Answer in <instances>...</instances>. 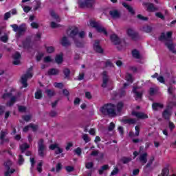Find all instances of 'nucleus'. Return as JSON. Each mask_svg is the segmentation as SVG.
Instances as JSON below:
<instances>
[{"label": "nucleus", "instance_id": "f257e3e1", "mask_svg": "<svg viewBox=\"0 0 176 176\" xmlns=\"http://www.w3.org/2000/svg\"><path fill=\"white\" fill-rule=\"evenodd\" d=\"M100 111L105 116H115L116 115V105L113 103H107L100 107Z\"/></svg>", "mask_w": 176, "mask_h": 176}, {"label": "nucleus", "instance_id": "f03ea898", "mask_svg": "<svg viewBox=\"0 0 176 176\" xmlns=\"http://www.w3.org/2000/svg\"><path fill=\"white\" fill-rule=\"evenodd\" d=\"M10 28H12L14 32H18L19 36H21L27 31V27H25V23H22L19 26L17 24H12L10 25Z\"/></svg>", "mask_w": 176, "mask_h": 176}, {"label": "nucleus", "instance_id": "7ed1b4c3", "mask_svg": "<svg viewBox=\"0 0 176 176\" xmlns=\"http://www.w3.org/2000/svg\"><path fill=\"white\" fill-rule=\"evenodd\" d=\"M89 24L93 28H96V31L100 34H104L106 36H108V32L105 28L101 26L99 23L96 22L95 21H90Z\"/></svg>", "mask_w": 176, "mask_h": 176}, {"label": "nucleus", "instance_id": "20e7f679", "mask_svg": "<svg viewBox=\"0 0 176 176\" xmlns=\"http://www.w3.org/2000/svg\"><path fill=\"white\" fill-rule=\"evenodd\" d=\"M38 155L40 157H45V151H46V145L43 139L38 140Z\"/></svg>", "mask_w": 176, "mask_h": 176}, {"label": "nucleus", "instance_id": "39448f33", "mask_svg": "<svg viewBox=\"0 0 176 176\" xmlns=\"http://www.w3.org/2000/svg\"><path fill=\"white\" fill-rule=\"evenodd\" d=\"M173 107L170 104L166 105V108L163 111L162 116L165 120L170 121L171 116H173Z\"/></svg>", "mask_w": 176, "mask_h": 176}, {"label": "nucleus", "instance_id": "423d86ee", "mask_svg": "<svg viewBox=\"0 0 176 176\" xmlns=\"http://www.w3.org/2000/svg\"><path fill=\"white\" fill-rule=\"evenodd\" d=\"M32 70V67H30L28 69L27 74H24L21 78V83L23 85V87H27L28 86V83H27L29 78H32V73H30V71Z\"/></svg>", "mask_w": 176, "mask_h": 176}, {"label": "nucleus", "instance_id": "0eeeda50", "mask_svg": "<svg viewBox=\"0 0 176 176\" xmlns=\"http://www.w3.org/2000/svg\"><path fill=\"white\" fill-rule=\"evenodd\" d=\"M84 1H85L80 0L78 1L79 7L81 8H93V5H94V1H96V0H84Z\"/></svg>", "mask_w": 176, "mask_h": 176}, {"label": "nucleus", "instance_id": "6e6552de", "mask_svg": "<svg viewBox=\"0 0 176 176\" xmlns=\"http://www.w3.org/2000/svg\"><path fill=\"white\" fill-rule=\"evenodd\" d=\"M8 130L5 131H1L0 132V145H3L5 142H9L10 140L9 138H6V135H8Z\"/></svg>", "mask_w": 176, "mask_h": 176}, {"label": "nucleus", "instance_id": "1a4fd4ad", "mask_svg": "<svg viewBox=\"0 0 176 176\" xmlns=\"http://www.w3.org/2000/svg\"><path fill=\"white\" fill-rule=\"evenodd\" d=\"M126 33L128 36L132 39V41H138L140 36L138 35V32H134L132 29L129 28L126 30Z\"/></svg>", "mask_w": 176, "mask_h": 176}, {"label": "nucleus", "instance_id": "9d476101", "mask_svg": "<svg viewBox=\"0 0 176 176\" xmlns=\"http://www.w3.org/2000/svg\"><path fill=\"white\" fill-rule=\"evenodd\" d=\"M94 50L99 54H102L104 53V49L100 45V40L95 41V43H94Z\"/></svg>", "mask_w": 176, "mask_h": 176}, {"label": "nucleus", "instance_id": "9b49d317", "mask_svg": "<svg viewBox=\"0 0 176 176\" xmlns=\"http://www.w3.org/2000/svg\"><path fill=\"white\" fill-rule=\"evenodd\" d=\"M164 45L168 49L169 52H171L173 54H176L175 45L173 43L172 41H165Z\"/></svg>", "mask_w": 176, "mask_h": 176}, {"label": "nucleus", "instance_id": "f8f14e48", "mask_svg": "<svg viewBox=\"0 0 176 176\" xmlns=\"http://www.w3.org/2000/svg\"><path fill=\"white\" fill-rule=\"evenodd\" d=\"M12 58H13V62L12 64L14 65H19L21 61L20 58H21V54L19 52H16L13 55H12Z\"/></svg>", "mask_w": 176, "mask_h": 176}, {"label": "nucleus", "instance_id": "ddd939ff", "mask_svg": "<svg viewBox=\"0 0 176 176\" xmlns=\"http://www.w3.org/2000/svg\"><path fill=\"white\" fill-rule=\"evenodd\" d=\"M110 41L113 43V45H120V43L122 42L120 41V38L118 35L113 34L110 36Z\"/></svg>", "mask_w": 176, "mask_h": 176}, {"label": "nucleus", "instance_id": "4468645a", "mask_svg": "<svg viewBox=\"0 0 176 176\" xmlns=\"http://www.w3.org/2000/svg\"><path fill=\"white\" fill-rule=\"evenodd\" d=\"M132 115L138 118V119H148V116L142 112L133 111Z\"/></svg>", "mask_w": 176, "mask_h": 176}, {"label": "nucleus", "instance_id": "2eb2a0df", "mask_svg": "<svg viewBox=\"0 0 176 176\" xmlns=\"http://www.w3.org/2000/svg\"><path fill=\"white\" fill-rule=\"evenodd\" d=\"M151 107L153 111H157L159 109H163V108H164V104L160 102H153Z\"/></svg>", "mask_w": 176, "mask_h": 176}, {"label": "nucleus", "instance_id": "dca6fc26", "mask_svg": "<svg viewBox=\"0 0 176 176\" xmlns=\"http://www.w3.org/2000/svg\"><path fill=\"white\" fill-rule=\"evenodd\" d=\"M78 34H79V28L75 27L71 30L69 36L70 38H72L73 41H75L76 39V35H78Z\"/></svg>", "mask_w": 176, "mask_h": 176}, {"label": "nucleus", "instance_id": "f3484780", "mask_svg": "<svg viewBox=\"0 0 176 176\" xmlns=\"http://www.w3.org/2000/svg\"><path fill=\"white\" fill-rule=\"evenodd\" d=\"M108 73L107 72V71H104L102 72V75H103V79H102V87L105 88L107 87V85H108Z\"/></svg>", "mask_w": 176, "mask_h": 176}, {"label": "nucleus", "instance_id": "a211bd4d", "mask_svg": "<svg viewBox=\"0 0 176 176\" xmlns=\"http://www.w3.org/2000/svg\"><path fill=\"white\" fill-rule=\"evenodd\" d=\"M23 49H27V50H30V49H32V46L31 45V39L26 38L25 41H24L22 43Z\"/></svg>", "mask_w": 176, "mask_h": 176}, {"label": "nucleus", "instance_id": "6ab92c4d", "mask_svg": "<svg viewBox=\"0 0 176 176\" xmlns=\"http://www.w3.org/2000/svg\"><path fill=\"white\" fill-rule=\"evenodd\" d=\"M146 6L148 12H157V10H159V8H157V7H155V4H153V3H147Z\"/></svg>", "mask_w": 176, "mask_h": 176}, {"label": "nucleus", "instance_id": "aec40b11", "mask_svg": "<svg viewBox=\"0 0 176 176\" xmlns=\"http://www.w3.org/2000/svg\"><path fill=\"white\" fill-rule=\"evenodd\" d=\"M60 45L64 47H68V46H71V41L68 40L67 36H63L60 40Z\"/></svg>", "mask_w": 176, "mask_h": 176}, {"label": "nucleus", "instance_id": "412c9836", "mask_svg": "<svg viewBox=\"0 0 176 176\" xmlns=\"http://www.w3.org/2000/svg\"><path fill=\"white\" fill-rule=\"evenodd\" d=\"M122 6H124V8H125V9H126L132 16H134V14H135V11L133 8V7L127 4L126 2L122 3Z\"/></svg>", "mask_w": 176, "mask_h": 176}, {"label": "nucleus", "instance_id": "4be33fe9", "mask_svg": "<svg viewBox=\"0 0 176 176\" xmlns=\"http://www.w3.org/2000/svg\"><path fill=\"white\" fill-rule=\"evenodd\" d=\"M109 14L111 16L112 19L120 18V12H119L118 10H110Z\"/></svg>", "mask_w": 176, "mask_h": 176}, {"label": "nucleus", "instance_id": "5701e85b", "mask_svg": "<svg viewBox=\"0 0 176 176\" xmlns=\"http://www.w3.org/2000/svg\"><path fill=\"white\" fill-rule=\"evenodd\" d=\"M59 72H60V70H58V69L52 68L48 70L47 75H49V76H56V75H58Z\"/></svg>", "mask_w": 176, "mask_h": 176}, {"label": "nucleus", "instance_id": "b1692460", "mask_svg": "<svg viewBox=\"0 0 176 176\" xmlns=\"http://www.w3.org/2000/svg\"><path fill=\"white\" fill-rule=\"evenodd\" d=\"M63 74H64L65 79H69V76L71 75V69L67 67H65L63 70Z\"/></svg>", "mask_w": 176, "mask_h": 176}, {"label": "nucleus", "instance_id": "393cba45", "mask_svg": "<svg viewBox=\"0 0 176 176\" xmlns=\"http://www.w3.org/2000/svg\"><path fill=\"white\" fill-rule=\"evenodd\" d=\"M148 157V153H144L143 154H142L140 157H139V160L143 163V164H145V163H146V162H148V159L146 158Z\"/></svg>", "mask_w": 176, "mask_h": 176}, {"label": "nucleus", "instance_id": "a878e982", "mask_svg": "<svg viewBox=\"0 0 176 176\" xmlns=\"http://www.w3.org/2000/svg\"><path fill=\"white\" fill-rule=\"evenodd\" d=\"M55 61L56 64H62L63 61H64L63 54L56 55L55 57Z\"/></svg>", "mask_w": 176, "mask_h": 176}, {"label": "nucleus", "instance_id": "bb28decb", "mask_svg": "<svg viewBox=\"0 0 176 176\" xmlns=\"http://www.w3.org/2000/svg\"><path fill=\"white\" fill-rule=\"evenodd\" d=\"M133 93L135 96V100H138V98H142L143 94L142 92H138V91H137V87H133Z\"/></svg>", "mask_w": 176, "mask_h": 176}, {"label": "nucleus", "instance_id": "cd10ccee", "mask_svg": "<svg viewBox=\"0 0 176 176\" xmlns=\"http://www.w3.org/2000/svg\"><path fill=\"white\" fill-rule=\"evenodd\" d=\"M109 168V166L108 164L103 165L101 168L98 170L99 175H102L104 171H107Z\"/></svg>", "mask_w": 176, "mask_h": 176}, {"label": "nucleus", "instance_id": "c85d7f7f", "mask_svg": "<svg viewBox=\"0 0 176 176\" xmlns=\"http://www.w3.org/2000/svg\"><path fill=\"white\" fill-rule=\"evenodd\" d=\"M122 123H124V124H135V120L133 118L122 119Z\"/></svg>", "mask_w": 176, "mask_h": 176}, {"label": "nucleus", "instance_id": "c756f323", "mask_svg": "<svg viewBox=\"0 0 176 176\" xmlns=\"http://www.w3.org/2000/svg\"><path fill=\"white\" fill-rule=\"evenodd\" d=\"M28 148H30V145H28V144L24 143V144H21L20 146V149H21V153H24V152H25V151H27V149H28Z\"/></svg>", "mask_w": 176, "mask_h": 176}, {"label": "nucleus", "instance_id": "7c9ffc66", "mask_svg": "<svg viewBox=\"0 0 176 176\" xmlns=\"http://www.w3.org/2000/svg\"><path fill=\"white\" fill-rule=\"evenodd\" d=\"M131 160H133L131 157H122L121 158V162L122 164H127L128 163H130Z\"/></svg>", "mask_w": 176, "mask_h": 176}, {"label": "nucleus", "instance_id": "2f4dec72", "mask_svg": "<svg viewBox=\"0 0 176 176\" xmlns=\"http://www.w3.org/2000/svg\"><path fill=\"white\" fill-rule=\"evenodd\" d=\"M74 41L76 47H85V42L83 41L80 42L78 41V39L76 38V40H74Z\"/></svg>", "mask_w": 176, "mask_h": 176}, {"label": "nucleus", "instance_id": "473e14b6", "mask_svg": "<svg viewBox=\"0 0 176 176\" xmlns=\"http://www.w3.org/2000/svg\"><path fill=\"white\" fill-rule=\"evenodd\" d=\"M34 98H36V100H41V98H42V90L39 89L35 92Z\"/></svg>", "mask_w": 176, "mask_h": 176}, {"label": "nucleus", "instance_id": "72a5a7b5", "mask_svg": "<svg viewBox=\"0 0 176 176\" xmlns=\"http://www.w3.org/2000/svg\"><path fill=\"white\" fill-rule=\"evenodd\" d=\"M123 107H124L123 102H119L116 105L117 112H122V109H123Z\"/></svg>", "mask_w": 176, "mask_h": 176}, {"label": "nucleus", "instance_id": "f704fd0d", "mask_svg": "<svg viewBox=\"0 0 176 176\" xmlns=\"http://www.w3.org/2000/svg\"><path fill=\"white\" fill-rule=\"evenodd\" d=\"M16 96L11 97L10 101L7 103V105L9 107H12V105H14V102H16Z\"/></svg>", "mask_w": 176, "mask_h": 176}, {"label": "nucleus", "instance_id": "c9c22d12", "mask_svg": "<svg viewBox=\"0 0 176 176\" xmlns=\"http://www.w3.org/2000/svg\"><path fill=\"white\" fill-rule=\"evenodd\" d=\"M93 167H94V162H88L85 163V168H87V170H91Z\"/></svg>", "mask_w": 176, "mask_h": 176}, {"label": "nucleus", "instance_id": "e433bc0d", "mask_svg": "<svg viewBox=\"0 0 176 176\" xmlns=\"http://www.w3.org/2000/svg\"><path fill=\"white\" fill-rule=\"evenodd\" d=\"M132 56L134 58H140L141 56L140 55V52L137 50H133L132 51Z\"/></svg>", "mask_w": 176, "mask_h": 176}, {"label": "nucleus", "instance_id": "4c0bfd02", "mask_svg": "<svg viewBox=\"0 0 176 176\" xmlns=\"http://www.w3.org/2000/svg\"><path fill=\"white\" fill-rule=\"evenodd\" d=\"M8 170L5 172V176H10V174H13L16 170L14 169H11L10 170V166H7Z\"/></svg>", "mask_w": 176, "mask_h": 176}, {"label": "nucleus", "instance_id": "58836bf2", "mask_svg": "<svg viewBox=\"0 0 176 176\" xmlns=\"http://www.w3.org/2000/svg\"><path fill=\"white\" fill-rule=\"evenodd\" d=\"M45 93H46L47 97H50V98L53 97L54 96V94H56L54 91H53L52 89H46Z\"/></svg>", "mask_w": 176, "mask_h": 176}, {"label": "nucleus", "instance_id": "ea45409f", "mask_svg": "<svg viewBox=\"0 0 176 176\" xmlns=\"http://www.w3.org/2000/svg\"><path fill=\"white\" fill-rule=\"evenodd\" d=\"M47 53L51 54L52 53H54L55 48L53 46H45Z\"/></svg>", "mask_w": 176, "mask_h": 176}, {"label": "nucleus", "instance_id": "a19ab883", "mask_svg": "<svg viewBox=\"0 0 176 176\" xmlns=\"http://www.w3.org/2000/svg\"><path fill=\"white\" fill-rule=\"evenodd\" d=\"M168 174H170V170H168V168H164L162 169L161 175H162V176H168Z\"/></svg>", "mask_w": 176, "mask_h": 176}, {"label": "nucleus", "instance_id": "79ce46f5", "mask_svg": "<svg viewBox=\"0 0 176 176\" xmlns=\"http://www.w3.org/2000/svg\"><path fill=\"white\" fill-rule=\"evenodd\" d=\"M0 40L1 42H3V43H7V42L9 41V36H8V34H6L4 36H2L0 38Z\"/></svg>", "mask_w": 176, "mask_h": 176}, {"label": "nucleus", "instance_id": "37998d69", "mask_svg": "<svg viewBox=\"0 0 176 176\" xmlns=\"http://www.w3.org/2000/svg\"><path fill=\"white\" fill-rule=\"evenodd\" d=\"M41 5L42 3L41 2V0H36V5L34 6V10H38V9L41 8Z\"/></svg>", "mask_w": 176, "mask_h": 176}, {"label": "nucleus", "instance_id": "c03bdc74", "mask_svg": "<svg viewBox=\"0 0 176 176\" xmlns=\"http://www.w3.org/2000/svg\"><path fill=\"white\" fill-rule=\"evenodd\" d=\"M137 17L139 20H142V21H148V16H144L142 14H138Z\"/></svg>", "mask_w": 176, "mask_h": 176}, {"label": "nucleus", "instance_id": "a18cd8bd", "mask_svg": "<svg viewBox=\"0 0 176 176\" xmlns=\"http://www.w3.org/2000/svg\"><path fill=\"white\" fill-rule=\"evenodd\" d=\"M18 111H19V112H21L23 113L24 112H26L27 107H25L24 106L19 105V106H18Z\"/></svg>", "mask_w": 176, "mask_h": 176}, {"label": "nucleus", "instance_id": "49530a36", "mask_svg": "<svg viewBox=\"0 0 176 176\" xmlns=\"http://www.w3.org/2000/svg\"><path fill=\"white\" fill-rule=\"evenodd\" d=\"M159 41H166V42H167V41H168V39H167V37L166 36V34L164 32H162L160 35V36L159 37Z\"/></svg>", "mask_w": 176, "mask_h": 176}, {"label": "nucleus", "instance_id": "de8ad7c7", "mask_svg": "<svg viewBox=\"0 0 176 176\" xmlns=\"http://www.w3.org/2000/svg\"><path fill=\"white\" fill-rule=\"evenodd\" d=\"M119 98H122L126 96V90L124 89H121L118 94Z\"/></svg>", "mask_w": 176, "mask_h": 176}, {"label": "nucleus", "instance_id": "09e8293b", "mask_svg": "<svg viewBox=\"0 0 176 176\" xmlns=\"http://www.w3.org/2000/svg\"><path fill=\"white\" fill-rule=\"evenodd\" d=\"M168 129H170V131H173V130L175 129V124H174V122L171 121L168 122Z\"/></svg>", "mask_w": 176, "mask_h": 176}, {"label": "nucleus", "instance_id": "8fccbe9b", "mask_svg": "<svg viewBox=\"0 0 176 176\" xmlns=\"http://www.w3.org/2000/svg\"><path fill=\"white\" fill-rule=\"evenodd\" d=\"M54 86L57 89H63V87H64V85L63 84V82H54Z\"/></svg>", "mask_w": 176, "mask_h": 176}, {"label": "nucleus", "instance_id": "3c124183", "mask_svg": "<svg viewBox=\"0 0 176 176\" xmlns=\"http://www.w3.org/2000/svg\"><path fill=\"white\" fill-rule=\"evenodd\" d=\"M152 27L151 26H146L143 28V31H144V32H147L148 34H149V32H152Z\"/></svg>", "mask_w": 176, "mask_h": 176}, {"label": "nucleus", "instance_id": "603ef678", "mask_svg": "<svg viewBox=\"0 0 176 176\" xmlns=\"http://www.w3.org/2000/svg\"><path fill=\"white\" fill-rule=\"evenodd\" d=\"M61 170H63V164H61V163H58L56 164V171L57 173H60L61 171Z\"/></svg>", "mask_w": 176, "mask_h": 176}, {"label": "nucleus", "instance_id": "864d4df0", "mask_svg": "<svg viewBox=\"0 0 176 176\" xmlns=\"http://www.w3.org/2000/svg\"><path fill=\"white\" fill-rule=\"evenodd\" d=\"M74 152L76 155L80 156V155H82V148H80V147H78L76 149H74Z\"/></svg>", "mask_w": 176, "mask_h": 176}, {"label": "nucleus", "instance_id": "5fc2aeb1", "mask_svg": "<svg viewBox=\"0 0 176 176\" xmlns=\"http://www.w3.org/2000/svg\"><path fill=\"white\" fill-rule=\"evenodd\" d=\"M156 17H158V19H161V20H165L166 18L164 17V15L162 14V12H156L155 13Z\"/></svg>", "mask_w": 176, "mask_h": 176}, {"label": "nucleus", "instance_id": "6e6d98bb", "mask_svg": "<svg viewBox=\"0 0 176 176\" xmlns=\"http://www.w3.org/2000/svg\"><path fill=\"white\" fill-rule=\"evenodd\" d=\"M119 173V168L118 167H115L111 173V175H116L117 174Z\"/></svg>", "mask_w": 176, "mask_h": 176}, {"label": "nucleus", "instance_id": "4d7b16f0", "mask_svg": "<svg viewBox=\"0 0 176 176\" xmlns=\"http://www.w3.org/2000/svg\"><path fill=\"white\" fill-rule=\"evenodd\" d=\"M12 96V93H5L3 94L1 98H3V100H6V98H10V96Z\"/></svg>", "mask_w": 176, "mask_h": 176}, {"label": "nucleus", "instance_id": "13d9d810", "mask_svg": "<svg viewBox=\"0 0 176 176\" xmlns=\"http://www.w3.org/2000/svg\"><path fill=\"white\" fill-rule=\"evenodd\" d=\"M43 164V162L41 161L38 164V166H37V171H38L39 173H42L43 169H42V166Z\"/></svg>", "mask_w": 176, "mask_h": 176}, {"label": "nucleus", "instance_id": "bf43d9fd", "mask_svg": "<svg viewBox=\"0 0 176 176\" xmlns=\"http://www.w3.org/2000/svg\"><path fill=\"white\" fill-rule=\"evenodd\" d=\"M114 129H115V123L111 122L109 125L108 131H113L114 130Z\"/></svg>", "mask_w": 176, "mask_h": 176}, {"label": "nucleus", "instance_id": "052dcab7", "mask_svg": "<svg viewBox=\"0 0 176 176\" xmlns=\"http://www.w3.org/2000/svg\"><path fill=\"white\" fill-rule=\"evenodd\" d=\"M31 118L32 116L30 115H25L22 116V118L23 119V120H25V122H30V120H31Z\"/></svg>", "mask_w": 176, "mask_h": 176}, {"label": "nucleus", "instance_id": "680f3d73", "mask_svg": "<svg viewBox=\"0 0 176 176\" xmlns=\"http://www.w3.org/2000/svg\"><path fill=\"white\" fill-rule=\"evenodd\" d=\"M65 170L66 171H67V173H72V171H74L75 168H74V166H67L65 167Z\"/></svg>", "mask_w": 176, "mask_h": 176}, {"label": "nucleus", "instance_id": "e2e57ef3", "mask_svg": "<svg viewBox=\"0 0 176 176\" xmlns=\"http://www.w3.org/2000/svg\"><path fill=\"white\" fill-rule=\"evenodd\" d=\"M82 140H85L86 144H87V142H90V139L89 138V135H87V134H84L82 135Z\"/></svg>", "mask_w": 176, "mask_h": 176}, {"label": "nucleus", "instance_id": "0e129e2a", "mask_svg": "<svg viewBox=\"0 0 176 176\" xmlns=\"http://www.w3.org/2000/svg\"><path fill=\"white\" fill-rule=\"evenodd\" d=\"M32 28L33 29H38L39 28V24H38L36 22H32L30 24Z\"/></svg>", "mask_w": 176, "mask_h": 176}, {"label": "nucleus", "instance_id": "69168bd1", "mask_svg": "<svg viewBox=\"0 0 176 176\" xmlns=\"http://www.w3.org/2000/svg\"><path fill=\"white\" fill-rule=\"evenodd\" d=\"M24 163V157L22 155H19V164L21 166Z\"/></svg>", "mask_w": 176, "mask_h": 176}, {"label": "nucleus", "instance_id": "338daca9", "mask_svg": "<svg viewBox=\"0 0 176 176\" xmlns=\"http://www.w3.org/2000/svg\"><path fill=\"white\" fill-rule=\"evenodd\" d=\"M30 127L33 130V131H36V130H38V125H34L32 123L30 124Z\"/></svg>", "mask_w": 176, "mask_h": 176}, {"label": "nucleus", "instance_id": "774afa93", "mask_svg": "<svg viewBox=\"0 0 176 176\" xmlns=\"http://www.w3.org/2000/svg\"><path fill=\"white\" fill-rule=\"evenodd\" d=\"M60 27V24L56 23V22H51V28H58Z\"/></svg>", "mask_w": 176, "mask_h": 176}]
</instances>
